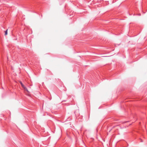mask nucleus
Masks as SVG:
<instances>
[{
  "mask_svg": "<svg viewBox=\"0 0 147 147\" xmlns=\"http://www.w3.org/2000/svg\"><path fill=\"white\" fill-rule=\"evenodd\" d=\"M23 88H24V89L27 92H28V90L27 89V88L25 86H24V87H23Z\"/></svg>",
  "mask_w": 147,
  "mask_h": 147,
  "instance_id": "f257e3e1",
  "label": "nucleus"
},
{
  "mask_svg": "<svg viewBox=\"0 0 147 147\" xmlns=\"http://www.w3.org/2000/svg\"><path fill=\"white\" fill-rule=\"evenodd\" d=\"M7 34V29L5 31V35H6Z\"/></svg>",
  "mask_w": 147,
  "mask_h": 147,
  "instance_id": "f03ea898",
  "label": "nucleus"
},
{
  "mask_svg": "<svg viewBox=\"0 0 147 147\" xmlns=\"http://www.w3.org/2000/svg\"><path fill=\"white\" fill-rule=\"evenodd\" d=\"M20 84L22 86V88L23 87H24V86L23 84H22V82H20Z\"/></svg>",
  "mask_w": 147,
  "mask_h": 147,
  "instance_id": "7ed1b4c3",
  "label": "nucleus"
}]
</instances>
